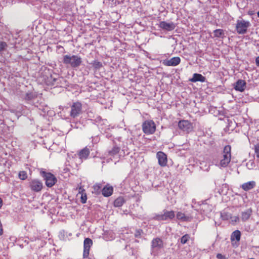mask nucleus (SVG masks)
<instances>
[{"instance_id": "1", "label": "nucleus", "mask_w": 259, "mask_h": 259, "mask_svg": "<svg viewBox=\"0 0 259 259\" xmlns=\"http://www.w3.org/2000/svg\"><path fill=\"white\" fill-rule=\"evenodd\" d=\"M62 62L64 64L69 65L72 68H77L81 65L82 59L77 55H65L63 57Z\"/></svg>"}, {"instance_id": "2", "label": "nucleus", "mask_w": 259, "mask_h": 259, "mask_svg": "<svg viewBox=\"0 0 259 259\" xmlns=\"http://www.w3.org/2000/svg\"><path fill=\"white\" fill-rule=\"evenodd\" d=\"M40 176L43 178L45 184L48 188L54 186L57 182V179L55 175L51 172H47L43 169L39 170Z\"/></svg>"}, {"instance_id": "3", "label": "nucleus", "mask_w": 259, "mask_h": 259, "mask_svg": "<svg viewBox=\"0 0 259 259\" xmlns=\"http://www.w3.org/2000/svg\"><path fill=\"white\" fill-rule=\"evenodd\" d=\"M251 24L249 21L243 19H238L236 21L235 30L239 34H244L248 30Z\"/></svg>"}, {"instance_id": "4", "label": "nucleus", "mask_w": 259, "mask_h": 259, "mask_svg": "<svg viewBox=\"0 0 259 259\" xmlns=\"http://www.w3.org/2000/svg\"><path fill=\"white\" fill-rule=\"evenodd\" d=\"M231 147L230 145H226L223 150V158L220 162V165L222 167H226L231 161Z\"/></svg>"}, {"instance_id": "5", "label": "nucleus", "mask_w": 259, "mask_h": 259, "mask_svg": "<svg viewBox=\"0 0 259 259\" xmlns=\"http://www.w3.org/2000/svg\"><path fill=\"white\" fill-rule=\"evenodd\" d=\"M142 131L146 135L153 134L156 130L155 122L152 120L145 121L142 125Z\"/></svg>"}, {"instance_id": "6", "label": "nucleus", "mask_w": 259, "mask_h": 259, "mask_svg": "<svg viewBox=\"0 0 259 259\" xmlns=\"http://www.w3.org/2000/svg\"><path fill=\"white\" fill-rule=\"evenodd\" d=\"M175 217V213L174 210H164L163 214H156L154 217L153 219L158 221H164L167 220H171Z\"/></svg>"}, {"instance_id": "7", "label": "nucleus", "mask_w": 259, "mask_h": 259, "mask_svg": "<svg viewBox=\"0 0 259 259\" xmlns=\"http://www.w3.org/2000/svg\"><path fill=\"white\" fill-rule=\"evenodd\" d=\"M82 112V104L79 102H74L71 106L70 115L72 118L79 116Z\"/></svg>"}, {"instance_id": "8", "label": "nucleus", "mask_w": 259, "mask_h": 259, "mask_svg": "<svg viewBox=\"0 0 259 259\" xmlns=\"http://www.w3.org/2000/svg\"><path fill=\"white\" fill-rule=\"evenodd\" d=\"M29 187L32 191L39 192L43 188V184L38 179H32L29 183Z\"/></svg>"}, {"instance_id": "9", "label": "nucleus", "mask_w": 259, "mask_h": 259, "mask_svg": "<svg viewBox=\"0 0 259 259\" xmlns=\"http://www.w3.org/2000/svg\"><path fill=\"white\" fill-rule=\"evenodd\" d=\"M179 128L187 133L191 132L193 128L192 123L188 120H181L178 123Z\"/></svg>"}, {"instance_id": "10", "label": "nucleus", "mask_w": 259, "mask_h": 259, "mask_svg": "<svg viewBox=\"0 0 259 259\" xmlns=\"http://www.w3.org/2000/svg\"><path fill=\"white\" fill-rule=\"evenodd\" d=\"M93 245V241L89 238H86L83 242V257L84 258H87L90 254V250L91 247Z\"/></svg>"}, {"instance_id": "11", "label": "nucleus", "mask_w": 259, "mask_h": 259, "mask_svg": "<svg viewBox=\"0 0 259 259\" xmlns=\"http://www.w3.org/2000/svg\"><path fill=\"white\" fill-rule=\"evenodd\" d=\"M158 164L161 167H165L167 164V156L165 153L162 151H158L156 153Z\"/></svg>"}, {"instance_id": "12", "label": "nucleus", "mask_w": 259, "mask_h": 259, "mask_svg": "<svg viewBox=\"0 0 259 259\" xmlns=\"http://www.w3.org/2000/svg\"><path fill=\"white\" fill-rule=\"evenodd\" d=\"M181 62V59L179 57H174L170 59H165L163 60L162 63L166 66H176L179 65Z\"/></svg>"}, {"instance_id": "13", "label": "nucleus", "mask_w": 259, "mask_h": 259, "mask_svg": "<svg viewBox=\"0 0 259 259\" xmlns=\"http://www.w3.org/2000/svg\"><path fill=\"white\" fill-rule=\"evenodd\" d=\"M159 27L163 30L172 31L176 28V25L173 22L168 23L166 21H161L159 24Z\"/></svg>"}, {"instance_id": "14", "label": "nucleus", "mask_w": 259, "mask_h": 259, "mask_svg": "<svg viewBox=\"0 0 259 259\" xmlns=\"http://www.w3.org/2000/svg\"><path fill=\"white\" fill-rule=\"evenodd\" d=\"M246 86V83L245 80L242 79H238L234 85V89L240 92L244 91Z\"/></svg>"}, {"instance_id": "15", "label": "nucleus", "mask_w": 259, "mask_h": 259, "mask_svg": "<svg viewBox=\"0 0 259 259\" xmlns=\"http://www.w3.org/2000/svg\"><path fill=\"white\" fill-rule=\"evenodd\" d=\"M90 154V149L85 147L83 149L79 151L78 153V157L81 159H87Z\"/></svg>"}, {"instance_id": "16", "label": "nucleus", "mask_w": 259, "mask_h": 259, "mask_svg": "<svg viewBox=\"0 0 259 259\" xmlns=\"http://www.w3.org/2000/svg\"><path fill=\"white\" fill-rule=\"evenodd\" d=\"M206 80V78L201 74L194 73L192 78L189 79V81L192 82L200 81L204 82Z\"/></svg>"}, {"instance_id": "17", "label": "nucleus", "mask_w": 259, "mask_h": 259, "mask_svg": "<svg viewBox=\"0 0 259 259\" xmlns=\"http://www.w3.org/2000/svg\"><path fill=\"white\" fill-rule=\"evenodd\" d=\"M113 192V188L108 185H106L102 190V195L104 197L110 196Z\"/></svg>"}, {"instance_id": "18", "label": "nucleus", "mask_w": 259, "mask_h": 259, "mask_svg": "<svg viewBox=\"0 0 259 259\" xmlns=\"http://www.w3.org/2000/svg\"><path fill=\"white\" fill-rule=\"evenodd\" d=\"M256 185V183L254 181H249L246 183L242 184L241 186V188L245 191H248L253 189Z\"/></svg>"}, {"instance_id": "19", "label": "nucleus", "mask_w": 259, "mask_h": 259, "mask_svg": "<svg viewBox=\"0 0 259 259\" xmlns=\"http://www.w3.org/2000/svg\"><path fill=\"white\" fill-rule=\"evenodd\" d=\"M151 243L152 248H161L163 247V241L158 237L153 239Z\"/></svg>"}, {"instance_id": "20", "label": "nucleus", "mask_w": 259, "mask_h": 259, "mask_svg": "<svg viewBox=\"0 0 259 259\" xmlns=\"http://www.w3.org/2000/svg\"><path fill=\"white\" fill-rule=\"evenodd\" d=\"M177 219L182 222H190L191 221L192 218L186 215L184 213L181 211H178L176 214Z\"/></svg>"}, {"instance_id": "21", "label": "nucleus", "mask_w": 259, "mask_h": 259, "mask_svg": "<svg viewBox=\"0 0 259 259\" xmlns=\"http://www.w3.org/2000/svg\"><path fill=\"white\" fill-rule=\"evenodd\" d=\"M252 214V210L248 209L241 213V220L243 222L248 220Z\"/></svg>"}, {"instance_id": "22", "label": "nucleus", "mask_w": 259, "mask_h": 259, "mask_svg": "<svg viewBox=\"0 0 259 259\" xmlns=\"http://www.w3.org/2000/svg\"><path fill=\"white\" fill-rule=\"evenodd\" d=\"M241 238V232L239 230L234 231L231 234V240L233 241L235 240L237 241H239Z\"/></svg>"}, {"instance_id": "23", "label": "nucleus", "mask_w": 259, "mask_h": 259, "mask_svg": "<svg viewBox=\"0 0 259 259\" xmlns=\"http://www.w3.org/2000/svg\"><path fill=\"white\" fill-rule=\"evenodd\" d=\"M214 37L223 38L225 36L224 30L222 29H217L214 30Z\"/></svg>"}, {"instance_id": "24", "label": "nucleus", "mask_w": 259, "mask_h": 259, "mask_svg": "<svg viewBox=\"0 0 259 259\" xmlns=\"http://www.w3.org/2000/svg\"><path fill=\"white\" fill-rule=\"evenodd\" d=\"M125 202V200L122 197H119L114 201V206L115 207H120Z\"/></svg>"}, {"instance_id": "25", "label": "nucleus", "mask_w": 259, "mask_h": 259, "mask_svg": "<svg viewBox=\"0 0 259 259\" xmlns=\"http://www.w3.org/2000/svg\"><path fill=\"white\" fill-rule=\"evenodd\" d=\"M120 151V148L115 146L110 150L108 151V155L113 157L117 154Z\"/></svg>"}, {"instance_id": "26", "label": "nucleus", "mask_w": 259, "mask_h": 259, "mask_svg": "<svg viewBox=\"0 0 259 259\" xmlns=\"http://www.w3.org/2000/svg\"><path fill=\"white\" fill-rule=\"evenodd\" d=\"M19 178L22 180H25L27 179L28 176L26 171L24 170L20 171L18 174Z\"/></svg>"}, {"instance_id": "27", "label": "nucleus", "mask_w": 259, "mask_h": 259, "mask_svg": "<svg viewBox=\"0 0 259 259\" xmlns=\"http://www.w3.org/2000/svg\"><path fill=\"white\" fill-rule=\"evenodd\" d=\"M92 65L95 69H99L102 67V63L97 60H95L93 62Z\"/></svg>"}, {"instance_id": "28", "label": "nucleus", "mask_w": 259, "mask_h": 259, "mask_svg": "<svg viewBox=\"0 0 259 259\" xmlns=\"http://www.w3.org/2000/svg\"><path fill=\"white\" fill-rule=\"evenodd\" d=\"M101 188H102V185H101V184H100V183L96 184L93 186V189H94L95 192L97 194L100 193Z\"/></svg>"}, {"instance_id": "29", "label": "nucleus", "mask_w": 259, "mask_h": 259, "mask_svg": "<svg viewBox=\"0 0 259 259\" xmlns=\"http://www.w3.org/2000/svg\"><path fill=\"white\" fill-rule=\"evenodd\" d=\"M190 236L188 234H185L181 238V242L182 244H185L189 239Z\"/></svg>"}, {"instance_id": "30", "label": "nucleus", "mask_w": 259, "mask_h": 259, "mask_svg": "<svg viewBox=\"0 0 259 259\" xmlns=\"http://www.w3.org/2000/svg\"><path fill=\"white\" fill-rule=\"evenodd\" d=\"M221 217L223 220H228L231 218V214L228 212H224L221 214Z\"/></svg>"}, {"instance_id": "31", "label": "nucleus", "mask_w": 259, "mask_h": 259, "mask_svg": "<svg viewBox=\"0 0 259 259\" xmlns=\"http://www.w3.org/2000/svg\"><path fill=\"white\" fill-rule=\"evenodd\" d=\"M80 202L82 204H84L87 202V195L86 193H83L80 195Z\"/></svg>"}, {"instance_id": "32", "label": "nucleus", "mask_w": 259, "mask_h": 259, "mask_svg": "<svg viewBox=\"0 0 259 259\" xmlns=\"http://www.w3.org/2000/svg\"><path fill=\"white\" fill-rule=\"evenodd\" d=\"M254 150L256 158L259 159V144L254 145Z\"/></svg>"}, {"instance_id": "33", "label": "nucleus", "mask_w": 259, "mask_h": 259, "mask_svg": "<svg viewBox=\"0 0 259 259\" xmlns=\"http://www.w3.org/2000/svg\"><path fill=\"white\" fill-rule=\"evenodd\" d=\"M8 47L7 44L4 41L0 42V52L4 51Z\"/></svg>"}, {"instance_id": "34", "label": "nucleus", "mask_w": 259, "mask_h": 259, "mask_svg": "<svg viewBox=\"0 0 259 259\" xmlns=\"http://www.w3.org/2000/svg\"><path fill=\"white\" fill-rule=\"evenodd\" d=\"M143 233V230L142 229H137L136 230L135 236L136 238H140L141 234Z\"/></svg>"}, {"instance_id": "35", "label": "nucleus", "mask_w": 259, "mask_h": 259, "mask_svg": "<svg viewBox=\"0 0 259 259\" xmlns=\"http://www.w3.org/2000/svg\"><path fill=\"white\" fill-rule=\"evenodd\" d=\"M231 223L232 224H234L235 223L239 222V218L238 216L231 217Z\"/></svg>"}, {"instance_id": "36", "label": "nucleus", "mask_w": 259, "mask_h": 259, "mask_svg": "<svg viewBox=\"0 0 259 259\" xmlns=\"http://www.w3.org/2000/svg\"><path fill=\"white\" fill-rule=\"evenodd\" d=\"M83 193H86L85 189L81 186L78 187V194H81Z\"/></svg>"}, {"instance_id": "37", "label": "nucleus", "mask_w": 259, "mask_h": 259, "mask_svg": "<svg viewBox=\"0 0 259 259\" xmlns=\"http://www.w3.org/2000/svg\"><path fill=\"white\" fill-rule=\"evenodd\" d=\"M83 193H86L85 189L81 186L78 187V194H81Z\"/></svg>"}, {"instance_id": "38", "label": "nucleus", "mask_w": 259, "mask_h": 259, "mask_svg": "<svg viewBox=\"0 0 259 259\" xmlns=\"http://www.w3.org/2000/svg\"><path fill=\"white\" fill-rule=\"evenodd\" d=\"M217 258L218 259H227L225 256L223 255L221 253H218L217 254Z\"/></svg>"}, {"instance_id": "39", "label": "nucleus", "mask_w": 259, "mask_h": 259, "mask_svg": "<svg viewBox=\"0 0 259 259\" xmlns=\"http://www.w3.org/2000/svg\"><path fill=\"white\" fill-rule=\"evenodd\" d=\"M255 63L256 65L257 66H259V56L257 57L255 59Z\"/></svg>"}, {"instance_id": "40", "label": "nucleus", "mask_w": 259, "mask_h": 259, "mask_svg": "<svg viewBox=\"0 0 259 259\" xmlns=\"http://www.w3.org/2000/svg\"><path fill=\"white\" fill-rule=\"evenodd\" d=\"M3 205V201L2 199L0 198V208Z\"/></svg>"}]
</instances>
